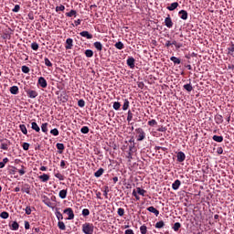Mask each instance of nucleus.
<instances>
[{"label": "nucleus", "instance_id": "f257e3e1", "mask_svg": "<svg viewBox=\"0 0 234 234\" xmlns=\"http://www.w3.org/2000/svg\"><path fill=\"white\" fill-rule=\"evenodd\" d=\"M82 231L84 234H92L94 233V225L90 223H84L82 225Z\"/></svg>", "mask_w": 234, "mask_h": 234}, {"label": "nucleus", "instance_id": "f03ea898", "mask_svg": "<svg viewBox=\"0 0 234 234\" xmlns=\"http://www.w3.org/2000/svg\"><path fill=\"white\" fill-rule=\"evenodd\" d=\"M137 142H144L145 140V132L142 128L135 129Z\"/></svg>", "mask_w": 234, "mask_h": 234}, {"label": "nucleus", "instance_id": "7ed1b4c3", "mask_svg": "<svg viewBox=\"0 0 234 234\" xmlns=\"http://www.w3.org/2000/svg\"><path fill=\"white\" fill-rule=\"evenodd\" d=\"M63 213H65V215H68L66 220H74V210H72L70 207L64 209Z\"/></svg>", "mask_w": 234, "mask_h": 234}, {"label": "nucleus", "instance_id": "20e7f679", "mask_svg": "<svg viewBox=\"0 0 234 234\" xmlns=\"http://www.w3.org/2000/svg\"><path fill=\"white\" fill-rule=\"evenodd\" d=\"M11 145V143L9 140H2V143H1V145H0V148L3 150V151H8V147H10Z\"/></svg>", "mask_w": 234, "mask_h": 234}, {"label": "nucleus", "instance_id": "39448f33", "mask_svg": "<svg viewBox=\"0 0 234 234\" xmlns=\"http://www.w3.org/2000/svg\"><path fill=\"white\" fill-rule=\"evenodd\" d=\"M72 47H74V40L72 38H67L66 40V50H72Z\"/></svg>", "mask_w": 234, "mask_h": 234}, {"label": "nucleus", "instance_id": "423d86ee", "mask_svg": "<svg viewBox=\"0 0 234 234\" xmlns=\"http://www.w3.org/2000/svg\"><path fill=\"white\" fill-rule=\"evenodd\" d=\"M26 92L28 98H31V99L37 98L38 93L34 90H26Z\"/></svg>", "mask_w": 234, "mask_h": 234}, {"label": "nucleus", "instance_id": "0eeeda50", "mask_svg": "<svg viewBox=\"0 0 234 234\" xmlns=\"http://www.w3.org/2000/svg\"><path fill=\"white\" fill-rule=\"evenodd\" d=\"M165 25L167 28H173V20L171 19V16H167L165 19Z\"/></svg>", "mask_w": 234, "mask_h": 234}, {"label": "nucleus", "instance_id": "6e6552de", "mask_svg": "<svg viewBox=\"0 0 234 234\" xmlns=\"http://www.w3.org/2000/svg\"><path fill=\"white\" fill-rule=\"evenodd\" d=\"M38 85H40V87H42V89H47V85H48L47 80H45V78H43V77H40L38 79Z\"/></svg>", "mask_w": 234, "mask_h": 234}, {"label": "nucleus", "instance_id": "1a4fd4ad", "mask_svg": "<svg viewBox=\"0 0 234 234\" xmlns=\"http://www.w3.org/2000/svg\"><path fill=\"white\" fill-rule=\"evenodd\" d=\"M42 202H44L45 205L48 206V207H51V209H54V205H52V202H50V199L48 197H44Z\"/></svg>", "mask_w": 234, "mask_h": 234}, {"label": "nucleus", "instance_id": "9d476101", "mask_svg": "<svg viewBox=\"0 0 234 234\" xmlns=\"http://www.w3.org/2000/svg\"><path fill=\"white\" fill-rule=\"evenodd\" d=\"M179 17H180V19H183V21H186V20H187V11H186V10H181V11H179Z\"/></svg>", "mask_w": 234, "mask_h": 234}, {"label": "nucleus", "instance_id": "9b49d317", "mask_svg": "<svg viewBox=\"0 0 234 234\" xmlns=\"http://www.w3.org/2000/svg\"><path fill=\"white\" fill-rule=\"evenodd\" d=\"M81 37H86V39H92V34L89 33V31H82L80 33Z\"/></svg>", "mask_w": 234, "mask_h": 234}, {"label": "nucleus", "instance_id": "f8f14e48", "mask_svg": "<svg viewBox=\"0 0 234 234\" xmlns=\"http://www.w3.org/2000/svg\"><path fill=\"white\" fill-rule=\"evenodd\" d=\"M186 160V154L184 152H178L177 153V162H184Z\"/></svg>", "mask_w": 234, "mask_h": 234}, {"label": "nucleus", "instance_id": "ddd939ff", "mask_svg": "<svg viewBox=\"0 0 234 234\" xmlns=\"http://www.w3.org/2000/svg\"><path fill=\"white\" fill-rule=\"evenodd\" d=\"M147 211H149L150 213H154L155 217H158V215H160V211H158V209H156L154 207H147Z\"/></svg>", "mask_w": 234, "mask_h": 234}, {"label": "nucleus", "instance_id": "4468645a", "mask_svg": "<svg viewBox=\"0 0 234 234\" xmlns=\"http://www.w3.org/2000/svg\"><path fill=\"white\" fill-rule=\"evenodd\" d=\"M166 8L170 12H173V10H176V8H178V3L177 2H174L170 5H168Z\"/></svg>", "mask_w": 234, "mask_h": 234}, {"label": "nucleus", "instance_id": "2eb2a0df", "mask_svg": "<svg viewBox=\"0 0 234 234\" xmlns=\"http://www.w3.org/2000/svg\"><path fill=\"white\" fill-rule=\"evenodd\" d=\"M39 180H41L42 182H48L50 180V176L47 175V174H43L42 176H38Z\"/></svg>", "mask_w": 234, "mask_h": 234}, {"label": "nucleus", "instance_id": "dca6fc26", "mask_svg": "<svg viewBox=\"0 0 234 234\" xmlns=\"http://www.w3.org/2000/svg\"><path fill=\"white\" fill-rule=\"evenodd\" d=\"M181 185L180 180L176 179L173 184H172V188L174 189V191H176L179 189Z\"/></svg>", "mask_w": 234, "mask_h": 234}, {"label": "nucleus", "instance_id": "f3484780", "mask_svg": "<svg viewBox=\"0 0 234 234\" xmlns=\"http://www.w3.org/2000/svg\"><path fill=\"white\" fill-rule=\"evenodd\" d=\"M31 129L36 131V133H39L41 131V128H39V125H37V122H31Z\"/></svg>", "mask_w": 234, "mask_h": 234}, {"label": "nucleus", "instance_id": "a211bd4d", "mask_svg": "<svg viewBox=\"0 0 234 234\" xmlns=\"http://www.w3.org/2000/svg\"><path fill=\"white\" fill-rule=\"evenodd\" d=\"M93 46L99 52H101V50H103V45L101 44V42H94Z\"/></svg>", "mask_w": 234, "mask_h": 234}, {"label": "nucleus", "instance_id": "6ab92c4d", "mask_svg": "<svg viewBox=\"0 0 234 234\" xmlns=\"http://www.w3.org/2000/svg\"><path fill=\"white\" fill-rule=\"evenodd\" d=\"M127 65L130 69H134V58H129L127 59Z\"/></svg>", "mask_w": 234, "mask_h": 234}, {"label": "nucleus", "instance_id": "aec40b11", "mask_svg": "<svg viewBox=\"0 0 234 234\" xmlns=\"http://www.w3.org/2000/svg\"><path fill=\"white\" fill-rule=\"evenodd\" d=\"M215 122L216 123L220 124L222 123V122H224V118L222 117V115L218 114L215 116Z\"/></svg>", "mask_w": 234, "mask_h": 234}, {"label": "nucleus", "instance_id": "412c9836", "mask_svg": "<svg viewBox=\"0 0 234 234\" xmlns=\"http://www.w3.org/2000/svg\"><path fill=\"white\" fill-rule=\"evenodd\" d=\"M212 139L214 140V142H218V144H221V142H224V137L220 135H214Z\"/></svg>", "mask_w": 234, "mask_h": 234}, {"label": "nucleus", "instance_id": "4be33fe9", "mask_svg": "<svg viewBox=\"0 0 234 234\" xmlns=\"http://www.w3.org/2000/svg\"><path fill=\"white\" fill-rule=\"evenodd\" d=\"M233 52H234V43L231 42V43L229 44V47L228 48V54H229V56H233Z\"/></svg>", "mask_w": 234, "mask_h": 234}, {"label": "nucleus", "instance_id": "5701e85b", "mask_svg": "<svg viewBox=\"0 0 234 234\" xmlns=\"http://www.w3.org/2000/svg\"><path fill=\"white\" fill-rule=\"evenodd\" d=\"M59 198L65 199L67 198V189L60 190L58 193Z\"/></svg>", "mask_w": 234, "mask_h": 234}, {"label": "nucleus", "instance_id": "b1692460", "mask_svg": "<svg viewBox=\"0 0 234 234\" xmlns=\"http://www.w3.org/2000/svg\"><path fill=\"white\" fill-rule=\"evenodd\" d=\"M104 172L105 170L103 168H100L98 171L94 173V176H96V178H100V176H101V175H103Z\"/></svg>", "mask_w": 234, "mask_h": 234}, {"label": "nucleus", "instance_id": "393cba45", "mask_svg": "<svg viewBox=\"0 0 234 234\" xmlns=\"http://www.w3.org/2000/svg\"><path fill=\"white\" fill-rule=\"evenodd\" d=\"M41 131L42 133H48V122H44L41 125Z\"/></svg>", "mask_w": 234, "mask_h": 234}, {"label": "nucleus", "instance_id": "a878e982", "mask_svg": "<svg viewBox=\"0 0 234 234\" xmlns=\"http://www.w3.org/2000/svg\"><path fill=\"white\" fill-rule=\"evenodd\" d=\"M11 94H18L19 93V88L17 86H12L10 88Z\"/></svg>", "mask_w": 234, "mask_h": 234}, {"label": "nucleus", "instance_id": "bb28decb", "mask_svg": "<svg viewBox=\"0 0 234 234\" xmlns=\"http://www.w3.org/2000/svg\"><path fill=\"white\" fill-rule=\"evenodd\" d=\"M19 129L23 134H28V130H27V126L25 124H20Z\"/></svg>", "mask_w": 234, "mask_h": 234}, {"label": "nucleus", "instance_id": "cd10ccee", "mask_svg": "<svg viewBox=\"0 0 234 234\" xmlns=\"http://www.w3.org/2000/svg\"><path fill=\"white\" fill-rule=\"evenodd\" d=\"M11 229L13 231H17V229H19V223H17L16 221H14L11 225Z\"/></svg>", "mask_w": 234, "mask_h": 234}, {"label": "nucleus", "instance_id": "c85d7f7f", "mask_svg": "<svg viewBox=\"0 0 234 234\" xmlns=\"http://www.w3.org/2000/svg\"><path fill=\"white\" fill-rule=\"evenodd\" d=\"M58 227L61 231H65L67 229V227L65 226V223L63 221L58 222Z\"/></svg>", "mask_w": 234, "mask_h": 234}, {"label": "nucleus", "instance_id": "c756f323", "mask_svg": "<svg viewBox=\"0 0 234 234\" xmlns=\"http://www.w3.org/2000/svg\"><path fill=\"white\" fill-rule=\"evenodd\" d=\"M137 193L138 195H141V197H145V193H147V190L144 188L137 187Z\"/></svg>", "mask_w": 234, "mask_h": 234}, {"label": "nucleus", "instance_id": "7c9ffc66", "mask_svg": "<svg viewBox=\"0 0 234 234\" xmlns=\"http://www.w3.org/2000/svg\"><path fill=\"white\" fill-rule=\"evenodd\" d=\"M85 56L86 58H92V56H94V52L92 51V49H86Z\"/></svg>", "mask_w": 234, "mask_h": 234}, {"label": "nucleus", "instance_id": "2f4dec72", "mask_svg": "<svg viewBox=\"0 0 234 234\" xmlns=\"http://www.w3.org/2000/svg\"><path fill=\"white\" fill-rule=\"evenodd\" d=\"M55 215L58 222H61V220H63V214H61V212H59L58 210H56Z\"/></svg>", "mask_w": 234, "mask_h": 234}, {"label": "nucleus", "instance_id": "473e14b6", "mask_svg": "<svg viewBox=\"0 0 234 234\" xmlns=\"http://www.w3.org/2000/svg\"><path fill=\"white\" fill-rule=\"evenodd\" d=\"M170 61H173V63H175V65H180V63H181L180 58H178L176 57H171Z\"/></svg>", "mask_w": 234, "mask_h": 234}, {"label": "nucleus", "instance_id": "72a5a7b5", "mask_svg": "<svg viewBox=\"0 0 234 234\" xmlns=\"http://www.w3.org/2000/svg\"><path fill=\"white\" fill-rule=\"evenodd\" d=\"M183 89H185V90H187V92H191V90H193V86L191 85V83L185 84L183 86Z\"/></svg>", "mask_w": 234, "mask_h": 234}, {"label": "nucleus", "instance_id": "f704fd0d", "mask_svg": "<svg viewBox=\"0 0 234 234\" xmlns=\"http://www.w3.org/2000/svg\"><path fill=\"white\" fill-rule=\"evenodd\" d=\"M8 158L5 157L2 162H0V169H3L6 164H8Z\"/></svg>", "mask_w": 234, "mask_h": 234}, {"label": "nucleus", "instance_id": "c9c22d12", "mask_svg": "<svg viewBox=\"0 0 234 234\" xmlns=\"http://www.w3.org/2000/svg\"><path fill=\"white\" fill-rule=\"evenodd\" d=\"M129 105H130L129 100L125 99L122 105V111H127V109H129Z\"/></svg>", "mask_w": 234, "mask_h": 234}, {"label": "nucleus", "instance_id": "e433bc0d", "mask_svg": "<svg viewBox=\"0 0 234 234\" xmlns=\"http://www.w3.org/2000/svg\"><path fill=\"white\" fill-rule=\"evenodd\" d=\"M164 226H165V223L164 221H158L156 224H155V228L157 229H162V228H164Z\"/></svg>", "mask_w": 234, "mask_h": 234}, {"label": "nucleus", "instance_id": "4c0bfd02", "mask_svg": "<svg viewBox=\"0 0 234 234\" xmlns=\"http://www.w3.org/2000/svg\"><path fill=\"white\" fill-rule=\"evenodd\" d=\"M76 14H77L76 10L72 9L69 13H66V16L67 17H72L73 16L74 17H76Z\"/></svg>", "mask_w": 234, "mask_h": 234}, {"label": "nucleus", "instance_id": "58836bf2", "mask_svg": "<svg viewBox=\"0 0 234 234\" xmlns=\"http://www.w3.org/2000/svg\"><path fill=\"white\" fill-rule=\"evenodd\" d=\"M133 112H131V110L128 111V115H127V122L128 123H131V122H133Z\"/></svg>", "mask_w": 234, "mask_h": 234}, {"label": "nucleus", "instance_id": "ea45409f", "mask_svg": "<svg viewBox=\"0 0 234 234\" xmlns=\"http://www.w3.org/2000/svg\"><path fill=\"white\" fill-rule=\"evenodd\" d=\"M180 228H182V225L180 224V222H176L173 226L174 231H178V229H180Z\"/></svg>", "mask_w": 234, "mask_h": 234}, {"label": "nucleus", "instance_id": "a19ab883", "mask_svg": "<svg viewBox=\"0 0 234 234\" xmlns=\"http://www.w3.org/2000/svg\"><path fill=\"white\" fill-rule=\"evenodd\" d=\"M50 134H52L53 136H59V131L58 130V128H54L50 131Z\"/></svg>", "mask_w": 234, "mask_h": 234}, {"label": "nucleus", "instance_id": "79ce46f5", "mask_svg": "<svg viewBox=\"0 0 234 234\" xmlns=\"http://www.w3.org/2000/svg\"><path fill=\"white\" fill-rule=\"evenodd\" d=\"M57 149H58V151H61L60 153H62L65 150V144H63L61 143H58Z\"/></svg>", "mask_w": 234, "mask_h": 234}, {"label": "nucleus", "instance_id": "37998d69", "mask_svg": "<svg viewBox=\"0 0 234 234\" xmlns=\"http://www.w3.org/2000/svg\"><path fill=\"white\" fill-rule=\"evenodd\" d=\"M80 133H82V134H89V126H83L80 129Z\"/></svg>", "mask_w": 234, "mask_h": 234}, {"label": "nucleus", "instance_id": "c03bdc74", "mask_svg": "<svg viewBox=\"0 0 234 234\" xmlns=\"http://www.w3.org/2000/svg\"><path fill=\"white\" fill-rule=\"evenodd\" d=\"M31 48H32V50H38V48H39V44H37V42H33V43L31 44Z\"/></svg>", "mask_w": 234, "mask_h": 234}, {"label": "nucleus", "instance_id": "a18cd8bd", "mask_svg": "<svg viewBox=\"0 0 234 234\" xmlns=\"http://www.w3.org/2000/svg\"><path fill=\"white\" fill-rule=\"evenodd\" d=\"M120 107H122V104H120L119 101H115V102L113 103V109H114L115 111H120Z\"/></svg>", "mask_w": 234, "mask_h": 234}, {"label": "nucleus", "instance_id": "49530a36", "mask_svg": "<svg viewBox=\"0 0 234 234\" xmlns=\"http://www.w3.org/2000/svg\"><path fill=\"white\" fill-rule=\"evenodd\" d=\"M158 122H156V120H154V119H152V120H150L149 122H148V125L150 126V127H154V125H156Z\"/></svg>", "mask_w": 234, "mask_h": 234}, {"label": "nucleus", "instance_id": "de8ad7c7", "mask_svg": "<svg viewBox=\"0 0 234 234\" xmlns=\"http://www.w3.org/2000/svg\"><path fill=\"white\" fill-rule=\"evenodd\" d=\"M117 213H118L119 217H123V215H125V209L120 207V208H118Z\"/></svg>", "mask_w": 234, "mask_h": 234}, {"label": "nucleus", "instance_id": "09e8293b", "mask_svg": "<svg viewBox=\"0 0 234 234\" xmlns=\"http://www.w3.org/2000/svg\"><path fill=\"white\" fill-rule=\"evenodd\" d=\"M115 48H118V50H122L123 48V44L122 43V41H119L115 44Z\"/></svg>", "mask_w": 234, "mask_h": 234}, {"label": "nucleus", "instance_id": "8fccbe9b", "mask_svg": "<svg viewBox=\"0 0 234 234\" xmlns=\"http://www.w3.org/2000/svg\"><path fill=\"white\" fill-rule=\"evenodd\" d=\"M140 231L142 234H146L147 233V227L145 225H143L140 227Z\"/></svg>", "mask_w": 234, "mask_h": 234}, {"label": "nucleus", "instance_id": "3c124183", "mask_svg": "<svg viewBox=\"0 0 234 234\" xmlns=\"http://www.w3.org/2000/svg\"><path fill=\"white\" fill-rule=\"evenodd\" d=\"M0 217H1V218L6 219V218H8V217H10V215L8 214V212L4 211V212H2V213L0 214Z\"/></svg>", "mask_w": 234, "mask_h": 234}, {"label": "nucleus", "instance_id": "603ef678", "mask_svg": "<svg viewBox=\"0 0 234 234\" xmlns=\"http://www.w3.org/2000/svg\"><path fill=\"white\" fill-rule=\"evenodd\" d=\"M22 72H24V74H28V72H30V68L27 66H22Z\"/></svg>", "mask_w": 234, "mask_h": 234}, {"label": "nucleus", "instance_id": "864d4df0", "mask_svg": "<svg viewBox=\"0 0 234 234\" xmlns=\"http://www.w3.org/2000/svg\"><path fill=\"white\" fill-rule=\"evenodd\" d=\"M44 63L47 67H52V62L48 58H44Z\"/></svg>", "mask_w": 234, "mask_h": 234}, {"label": "nucleus", "instance_id": "5fc2aeb1", "mask_svg": "<svg viewBox=\"0 0 234 234\" xmlns=\"http://www.w3.org/2000/svg\"><path fill=\"white\" fill-rule=\"evenodd\" d=\"M82 215L83 217H89V215H90V211L88 208H84L82 210Z\"/></svg>", "mask_w": 234, "mask_h": 234}, {"label": "nucleus", "instance_id": "6e6d98bb", "mask_svg": "<svg viewBox=\"0 0 234 234\" xmlns=\"http://www.w3.org/2000/svg\"><path fill=\"white\" fill-rule=\"evenodd\" d=\"M22 147H23L24 151H28V149H30V144H28V143H24V144H22Z\"/></svg>", "mask_w": 234, "mask_h": 234}, {"label": "nucleus", "instance_id": "4d7b16f0", "mask_svg": "<svg viewBox=\"0 0 234 234\" xmlns=\"http://www.w3.org/2000/svg\"><path fill=\"white\" fill-rule=\"evenodd\" d=\"M55 176H56V178H58V180H65V176H63L62 175H61V173H57V174H55Z\"/></svg>", "mask_w": 234, "mask_h": 234}, {"label": "nucleus", "instance_id": "13d9d810", "mask_svg": "<svg viewBox=\"0 0 234 234\" xmlns=\"http://www.w3.org/2000/svg\"><path fill=\"white\" fill-rule=\"evenodd\" d=\"M18 173H19L20 176H23V175H25V173H27L24 165L21 166V169H18Z\"/></svg>", "mask_w": 234, "mask_h": 234}, {"label": "nucleus", "instance_id": "bf43d9fd", "mask_svg": "<svg viewBox=\"0 0 234 234\" xmlns=\"http://www.w3.org/2000/svg\"><path fill=\"white\" fill-rule=\"evenodd\" d=\"M65 10V5H61L56 7V12H63Z\"/></svg>", "mask_w": 234, "mask_h": 234}, {"label": "nucleus", "instance_id": "052dcab7", "mask_svg": "<svg viewBox=\"0 0 234 234\" xmlns=\"http://www.w3.org/2000/svg\"><path fill=\"white\" fill-rule=\"evenodd\" d=\"M22 191L27 193V195H30V187H28V186L22 188Z\"/></svg>", "mask_w": 234, "mask_h": 234}, {"label": "nucleus", "instance_id": "680f3d73", "mask_svg": "<svg viewBox=\"0 0 234 234\" xmlns=\"http://www.w3.org/2000/svg\"><path fill=\"white\" fill-rule=\"evenodd\" d=\"M25 211L26 215H32V208L30 207H27Z\"/></svg>", "mask_w": 234, "mask_h": 234}, {"label": "nucleus", "instance_id": "e2e57ef3", "mask_svg": "<svg viewBox=\"0 0 234 234\" xmlns=\"http://www.w3.org/2000/svg\"><path fill=\"white\" fill-rule=\"evenodd\" d=\"M158 133H165L167 131V128L165 126H161L157 129Z\"/></svg>", "mask_w": 234, "mask_h": 234}, {"label": "nucleus", "instance_id": "0e129e2a", "mask_svg": "<svg viewBox=\"0 0 234 234\" xmlns=\"http://www.w3.org/2000/svg\"><path fill=\"white\" fill-rule=\"evenodd\" d=\"M78 105H79V107H85V101L80 100V101H78Z\"/></svg>", "mask_w": 234, "mask_h": 234}, {"label": "nucleus", "instance_id": "69168bd1", "mask_svg": "<svg viewBox=\"0 0 234 234\" xmlns=\"http://www.w3.org/2000/svg\"><path fill=\"white\" fill-rule=\"evenodd\" d=\"M21 6H19V5H16L15 7L13 8V12H19Z\"/></svg>", "mask_w": 234, "mask_h": 234}, {"label": "nucleus", "instance_id": "338daca9", "mask_svg": "<svg viewBox=\"0 0 234 234\" xmlns=\"http://www.w3.org/2000/svg\"><path fill=\"white\" fill-rule=\"evenodd\" d=\"M124 234H134V231L133 229H129L125 230Z\"/></svg>", "mask_w": 234, "mask_h": 234}, {"label": "nucleus", "instance_id": "774afa93", "mask_svg": "<svg viewBox=\"0 0 234 234\" xmlns=\"http://www.w3.org/2000/svg\"><path fill=\"white\" fill-rule=\"evenodd\" d=\"M25 229H30V223L28 221H25Z\"/></svg>", "mask_w": 234, "mask_h": 234}]
</instances>
